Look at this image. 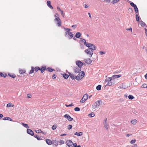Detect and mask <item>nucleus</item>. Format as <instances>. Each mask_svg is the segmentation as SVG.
<instances>
[{
	"label": "nucleus",
	"instance_id": "f257e3e1",
	"mask_svg": "<svg viewBox=\"0 0 147 147\" xmlns=\"http://www.w3.org/2000/svg\"><path fill=\"white\" fill-rule=\"evenodd\" d=\"M112 77H109L105 80V82H107V85H106V86H111L114 84V83L112 82Z\"/></svg>",
	"mask_w": 147,
	"mask_h": 147
},
{
	"label": "nucleus",
	"instance_id": "f03ea898",
	"mask_svg": "<svg viewBox=\"0 0 147 147\" xmlns=\"http://www.w3.org/2000/svg\"><path fill=\"white\" fill-rule=\"evenodd\" d=\"M85 75V73L84 71H82L81 72V74L79 73L76 77V79L78 80H81L83 78L84 76Z\"/></svg>",
	"mask_w": 147,
	"mask_h": 147
},
{
	"label": "nucleus",
	"instance_id": "7ed1b4c3",
	"mask_svg": "<svg viewBox=\"0 0 147 147\" xmlns=\"http://www.w3.org/2000/svg\"><path fill=\"white\" fill-rule=\"evenodd\" d=\"M40 69V67H31V69L29 72V74H31L33 73L34 71L36 72L38 71Z\"/></svg>",
	"mask_w": 147,
	"mask_h": 147
},
{
	"label": "nucleus",
	"instance_id": "20e7f679",
	"mask_svg": "<svg viewBox=\"0 0 147 147\" xmlns=\"http://www.w3.org/2000/svg\"><path fill=\"white\" fill-rule=\"evenodd\" d=\"M85 52L88 56L89 57H91L93 54V52L92 50L90 49H88L85 50Z\"/></svg>",
	"mask_w": 147,
	"mask_h": 147
},
{
	"label": "nucleus",
	"instance_id": "39448f33",
	"mask_svg": "<svg viewBox=\"0 0 147 147\" xmlns=\"http://www.w3.org/2000/svg\"><path fill=\"white\" fill-rule=\"evenodd\" d=\"M86 46L89 48L88 49H90L92 50H95L96 49V47L94 45L90 43H88V44L86 45Z\"/></svg>",
	"mask_w": 147,
	"mask_h": 147
},
{
	"label": "nucleus",
	"instance_id": "423d86ee",
	"mask_svg": "<svg viewBox=\"0 0 147 147\" xmlns=\"http://www.w3.org/2000/svg\"><path fill=\"white\" fill-rule=\"evenodd\" d=\"M88 98V95L87 94H84L80 100V102L82 103H84Z\"/></svg>",
	"mask_w": 147,
	"mask_h": 147
},
{
	"label": "nucleus",
	"instance_id": "0eeeda50",
	"mask_svg": "<svg viewBox=\"0 0 147 147\" xmlns=\"http://www.w3.org/2000/svg\"><path fill=\"white\" fill-rule=\"evenodd\" d=\"M66 30H67L65 32V34L68 35L69 36V38L71 39L73 37V34L71 32H69L70 29L69 28H67L66 29Z\"/></svg>",
	"mask_w": 147,
	"mask_h": 147
},
{
	"label": "nucleus",
	"instance_id": "6e6552de",
	"mask_svg": "<svg viewBox=\"0 0 147 147\" xmlns=\"http://www.w3.org/2000/svg\"><path fill=\"white\" fill-rule=\"evenodd\" d=\"M66 144L69 147H73V143L71 140H67L66 142Z\"/></svg>",
	"mask_w": 147,
	"mask_h": 147
},
{
	"label": "nucleus",
	"instance_id": "1a4fd4ad",
	"mask_svg": "<svg viewBox=\"0 0 147 147\" xmlns=\"http://www.w3.org/2000/svg\"><path fill=\"white\" fill-rule=\"evenodd\" d=\"M55 20L57 22V24L58 26H61V21L59 17L56 18L55 19Z\"/></svg>",
	"mask_w": 147,
	"mask_h": 147
},
{
	"label": "nucleus",
	"instance_id": "9d476101",
	"mask_svg": "<svg viewBox=\"0 0 147 147\" xmlns=\"http://www.w3.org/2000/svg\"><path fill=\"white\" fill-rule=\"evenodd\" d=\"M100 101L98 100L95 102L92 105V107L94 109H95L98 106H99L100 104Z\"/></svg>",
	"mask_w": 147,
	"mask_h": 147
},
{
	"label": "nucleus",
	"instance_id": "9b49d317",
	"mask_svg": "<svg viewBox=\"0 0 147 147\" xmlns=\"http://www.w3.org/2000/svg\"><path fill=\"white\" fill-rule=\"evenodd\" d=\"M74 72L76 73H79L81 70V68L78 66L75 67L74 68Z\"/></svg>",
	"mask_w": 147,
	"mask_h": 147
},
{
	"label": "nucleus",
	"instance_id": "f8f14e48",
	"mask_svg": "<svg viewBox=\"0 0 147 147\" xmlns=\"http://www.w3.org/2000/svg\"><path fill=\"white\" fill-rule=\"evenodd\" d=\"M64 117L69 121H71L73 119L72 118H71L69 115L67 114L65 115Z\"/></svg>",
	"mask_w": 147,
	"mask_h": 147
},
{
	"label": "nucleus",
	"instance_id": "ddd939ff",
	"mask_svg": "<svg viewBox=\"0 0 147 147\" xmlns=\"http://www.w3.org/2000/svg\"><path fill=\"white\" fill-rule=\"evenodd\" d=\"M76 64L78 65V67L81 68L83 65V63L80 61H77L76 62Z\"/></svg>",
	"mask_w": 147,
	"mask_h": 147
},
{
	"label": "nucleus",
	"instance_id": "4468645a",
	"mask_svg": "<svg viewBox=\"0 0 147 147\" xmlns=\"http://www.w3.org/2000/svg\"><path fill=\"white\" fill-rule=\"evenodd\" d=\"M46 69V67L45 66H42L40 68V69L39 70L42 73Z\"/></svg>",
	"mask_w": 147,
	"mask_h": 147
},
{
	"label": "nucleus",
	"instance_id": "2eb2a0df",
	"mask_svg": "<svg viewBox=\"0 0 147 147\" xmlns=\"http://www.w3.org/2000/svg\"><path fill=\"white\" fill-rule=\"evenodd\" d=\"M27 133L32 136H33L34 135V132L32 130L30 129H27Z\"/></svg>",
	"mask_w": 147,
	"mask_h": 147
},
{
	"label": "nucleus",
	"instance_id": "dca6fc26",
	"mask_svg": "<svg viewBox=\"0 0 147 147\" xmlns=\"http://www.w3.org/2000/svg\"><path fill=\"white\" fill-rule=\"evenodd\" d=\"M84 61L86 63L88 64H90L92 62V60L90 59H85Z\"/></svg>",
	"mask_w": 147,
	"mask_h": 147
},
{
	"label": "nucleus",
	"instance_id": "f3484780",
	"mask_svg": "<svg viewBox=\"0 0 147 147\" xmlns=\"http://www.w3.org/2000/svg\"><path fill=\"white\" fill-rule=\"evenodd\" d=\"M51 2L50 1H48L47 2V6L49 7L51 9H53V6L51 5Z\"/></svg>",
	"mask_w": 147,
	"mask_h": 147
},
{
	"label": "nucleus",
	"instance_id": "a211bd4d",
	"mask_svg": "<svg viewBox=\"0 0 147 147\" xmlns=\"http://www.w3.org/2000/svg\"><path fill=\"white\" fill-rule=\"evenodd\" d=\"M69 76L72 79H76V76H74L73 74L70 73H69Z\"/></svg>",
	"mask_w": 147,
	"mask_h": 147
},
{
	"label": "nucleus",
	"instance_id": "6ab92c4d",
	"mask_svg": "<svg viewBox=\"0 0 147 147\" xmlns=\"http://www.w3.org/2000/svg\"><path fill=\"white\" fill-rule=\"evenodd\" d=\"M46 142L49 145H50L52 144V141L50 139H46Z\"/></svg>",
	"mask_w": 147,
	"mask_h": 147
},
{
	"label": "nucleus",
	"instance_id": "aec40b11",
	"mask_svg": "<svg viewBox=\"0 0 147 147\" xmlns=\"http://www.w3.org/2000/svg\"><path fill=\"white\" fill-rule=\"evenodd\" d=\"M121 75H113L112 77V78H113V79H116L117 78H119L121 77Z\"/></svg>",
	"mask_w": 147,
	"mask_h": 147
},
{
	"label": "nucleus",
	"instance_id": "412c9836",
	"mask_svg": "<svg viewBox=\"0 0 147 147\" xmlns=\"http://www.w3.org/2000/svg\"><path fill=\"white\" fill-rule=\"evenodd\" d=\"M83 134V133L82 132H76L74 133V135H77L78 136H82Z\"/></svg>",
	"mask_w": 147,
	"mask_h": 147
},
{
	"label": "nucleus",
	"instance_id": "4be33fe9",
	"mask_svg": "<svg viewBox=\"0 0 147 147\" xmlns=\"http://www.w3.org/2000/svg\"><path fill=\"white\" fill-rule=\"evenodd\" d=\"M46 70L47 71L50 72H53V71H55V70L53 69H52V68H49V67L48 68H46Z\"/></svg>",
	"mask_w": 147,
	"mask_h": 147
},
{
	"label": "nucleus",
	"instance_id": "5701e85b",
	"mask_svg": "<svg viewBox=\"0 0 147 147\" xmlns=\"http://www.w3.org/2000/svg\"><path fill=\"white\" fill-rule=\"evenodd\" d=\"M19 73L20 74H23L26 72V70L23 69H20L19 70Z\"/></svg>",
	"mask_w": 147,
	"mask_h": 147
},
{
	"label": "nucleus",
	"instance_id": "b1692460",
	"mask_svg": "<svg viewBox=\"0 0 147 147\" xmlns=\"http://www.w3.org/2000/svg\"><path fill=\"white\" fill-rule=\"evenodd\" d=\"M8 75L10 77H11L12 78H14L16 77V76L14 74H11L10 73H8Z\"/></svg>",
	"mask_w": 147,
	"mask_h": 147
},
{
	"label": "nucleus",
	"instance_id": "393cba45",
	"mask_svg": "<svg viewBox=\"0 0 147 147\" xmlns=\"http://www.w3.org/2000/svg\"><path fill=\"white\" fill-rule=\"evenodd\" d=\"M7 76L6 74H3L2 73H0V76L3 78H5Z\"/></svg>",
	"mask_w": 147,
	"mask_h": 147
},
{
	"label": "nucleus",
	"instance_id": "a878e982",
	"mask_svg": "<svg viewBox=\"0 0 147 147\" xmlns=\"http://www.w3.org/2000/svg\"><path fill=\"white\" fill-rule=\"evenodd\" d=\"M81 36V34L80 32H77L76 34V37L77 38H79Z\"/></svg>",
	"mask_w": 147,
	"mask_h": 147
},
{
	"label": "nucleus",
	"instance_id": "bb28decb",
	"mask_svg": "<svg viewBox=\"0 0 147 147\" xmlns=\"http://www.w3.org/2000/svg\"><path fill=\"white\" fill-rule=\"evenodd\" d=\"M3 120H9L12 121L11 119L9 117H4L3 119Z\"/></svg>",
	"mask_w": 147,
	"mask_h": 147
},
{
	"label": "nucleus",
	"instance_id": "cd10ccee",
	"mask_svg": "<svg viewBox=\"0 0 147 147\" xmlns=\"http://www.w3.org/2000/svg\"><path fill=\"white\" fill-rule=\"evenodd\" d=\"M95 114L93 112H92L88 115V116L90 117H93L94 116Z\"/></svg>",
	"mask_w": 147,
	"mask_h": 147
},
{
	"label": "nucleus",
	"instance_id": "c85d7f7f",
	"mask_svg": "<svg viewBox=\"0 0 147 147\" xmlns=\"http://www.w3.org/2000/svg\"><path fill=\"white\" fill-rule=\"evenodd\" d=\"M137 122V120L135 119L131 121V123L134 124L135 125L136 124V123Z\"/></svg>",
	"mask_w": 147,
	"mask_h": 147
},
{
	"label": "nucleus",
	"instance_id": "c756f323",
	"mask_svg": "<svg viewBox=\"0 0 147 147\" xmlns=\"http://www.w3.org/2000/svg\"><path fill=\"white\" fill-rule=\"evenodd\" d=\"M63 76L65 79H67L69 77V75L67 74H64L63 75Z\"/></svg>",
	"mask_w": 147,
	"mask_h": 147
},
{
	"label": "nucleus",
	"instance_id": "7c9ffc66",
	"mask_svg": "<svg viewBox=\"0 0 147 147\" xmlns=\"http://www.w3.org/2000/svg\"><path fill=\"white\" fill-rule=\"evenodd\" d=\"M140 24L141 25V26L143 27H144V26H146V25L145 24V23L142 21L140 22Z\"/></svg>",
	"mask_w": 147,
	"mask_h": 147
},
{
	"label": "nucleus",
	"instance_id": "2f4dec72",
	"mask_svg": "<svg viewBox=\"0 0 147 147\" xmlns=\"http://www.w3.org/2000/svg\"><path fill=\"white\" fill-rule=\"evenodd\" d=\"M141 87L143 88H147V84H144L141 86Z\"/></svg>",
	"mask_w": 147,
	"mask_h": 147
},
{
	"label": "nucleus",
	"instance_id": "473e14b6",
	"mask_svg": "<svg viewBox=\"0 0 147 147\" xmlns=\"http://www.w3.org/2000/svg\"><path fill=\"white\" fill-rule=\"evenodd\" d=\"M128 97L129 99L131 100L133 99L134 98V97L131 95H129Z\"/></svg>",
	"mask_w": 147,
	"mask_h": 147
},
{
	"label": "nucleus",
	"instance_id": "72a5a7b5",
	"mask_svg": "<svg viewBox=\"0 0 147 147\" xmlns=\"http://www.w3.org/2000/svg\"><path fill=\"white\" fill-rule=\"evenodd\" d=\"M22 125L25 127L26 128H28L29 127L28 124L23 123H22Z\"/></svg>",
	"mask_w": 147,
	"mask_h": 147
},
{
	"label": "nucleus",
	"instance_id": "f704fd0d",
	"mask_svg": "<svg viewBox=\"0 0 147 147\" xmlns=\"http://www.w3.org/2000/svg\"><path fill=\"white\" fill-rule=\"evenodd\" d=\"M101 85H98L96 87V89L98 90H99L101 89Z\"/></svg>",
	"mask_w": 147,
	"mask_h": 147
},
{
	"label": "nucleus",
	"instance_id": "c9c22d12",
	"mask_svg": "<svg viewBox=\"0 0 147 147\" xmlns=\"http://www.w3.org/2000/svg\"><path fill=\"white\" fill-rule=\"evenodd\" d=\"M134 8L135 12L137 13H138V10L137 6H135Z\"/></svg>",
	"mask_w": 147,
	"mask_h": 147
},
{
	"label": "nucleus",
	"instance_id": "e433bc0d",
	"mask_svg": "<svg viewBox=\"0 0 147 147\" xmlns=\"http://www.w3.org/2000/svg\"><path fill=\"white\" fill-rule=\"evenodd\" d=\"M120 0H113L112 3L113 4L119 1Z\"/></svg>",
	"mask_w": 147,
	"mask_h": 147
},
{
	"label": "nucleus",
	"instance_id": "4c0bfd02",
	"mask_svg": "<svg viewBox=\"0 0 147 147\" xmlns=\"http://www.w3.org/2000/svg\"><path fill=\"white\" fill-rule=\"evenodd\" d=\"M136 21L138 22L139 21V17L137 14L136 15Z\"/></svg>",
	"mask_w": 147,
	"mask_h": 147
},
{
	"label": "nucleus",
	"instance_id": "58836bf2",
	"mask_svg": "<svg viewBox=\"0 0 147 147\" xmlns=\"http://www.w3.org/2000/svg\"><path fill=\"white\" fill-rule=\"evenodd\" d=\"M130 5H131V6H132V7H133L134 8L135 6H136V5H135V4H134L132 2H131V3H130Z\"/></svg>",
	"mask_w": 147,
	"mask_h": 147
},
{
	"label": "nucleus",
	"instance_id": "ea45409f",
	"mask_svg": "<svg viewBox=\"0 0 147 147\" xmlns=\"http://www.w3.org/2000/svg\"><path fill=\"white\" fill-rule=\"evenodd\" d=\"M14 106V105H11V104L8 103L7 104V107H13Z\"/></svg>",
	"mask_w": 147,
	"mask_h": 147
},
{
	"label": "nucleus",
	"instance_id": "a19ab883",
	"mask_svg": "<svg viewBox=\"0 0 147 147\" xmlns=\"http://www.w3.org/2000/svg\"><path fill=\"white\" fill-rule=\"evenodd\" d=\"M74 110L75 111H79L80 110V109L79 107H76L74 109Z\"/></svg>",
	"mask_w": 147,
	"mask_h": 147
},
{
	"label": "nucleus",
	"instance_id": "79ce46f5",
	"mask_svg": "<svg viewBox=\"0 0 147 147\" xmlns=\"http://www.w3.org/2000/svg\"><path fill=\"white\" fill-rule=\"evenodd\" d=\"M34 137L36 138L38 140H40V137L39 136L37 135H36L34 136Z\"/></svg>",
	"mask_w": 147,
	"mask_h": 147
},
{
	"label": "nucleus",
	"instance_id": "37998d69",
	"mask_svg": "<svg viewBox=\"0 0 147 147\" xmlns=\"http://www.w3.org/2000/svg\"><path fill=\"white\" fill-rule=\"evenodd\" d=\"M72 128V125H69L67 126V129H70Z\"/></svg>",
	"mask_w": 147,
	"mask_h": 147
},
{
	"label": "nucleus",
	"instance_id": "c03bdc74",
	"mask_svg": "<svg viewBox=\"0 0 147 147\" xmlns=\"http://www.w3.org/2000/svg\"><path fill=\"white\" fill-rule=\"evenodd\" d=\"M61 13V14L63 18L65 16V14L63 13V10L61 11L60 12Z\"/></svg>",
	"mask_w": 147,
	"mask_h": 147
},
{
	"label": "nucleus",
	"instance_id": "a18cd8bd",
	"mask_svg": "<svg viewBox=\"0 0 147 147\" xmlns=\"http://www.w3.org/2000/svg\"><path fill=\"white\" fill-rule=\"evenodd\" d=\"M136 142V140H132L130 142V143L131 144H132L135 143Z\"/></svg>",
	"mask_w": 147,
	"mask_h": 147
},
{
	"label": "nucleus",
	"instance_id": "49530a36",
	"mask_svg": "<svg viewBox=\"0 0 147 147\" xmlns=\"http://www.w3.org/2000/svg\"><path fill=\"white\" fill-rule=\"evenodd\" d=\"M82 41L84 42V44L86 45H87V44H88V43H87L86 42V41L85 39H83L82 40Z\"/></svg>",
	"mask_w": 147,
	"mask_h": 147
},
{
	"label": "nucleus",
	"instance_id": "de8ad7c7",
	"mask_svg": "<svg viewBox=\"0 0 147 147\" xmlns=\"http://www.w3.org/2000/svg\"><path fill=\"white\" fill-rule=\"evenodd\" d=\"M99 53L101 55L104 54H105V52L103 51H100L99 52Z\"/></svg>",
	"mask_w": 147,
	"mask_h": 147
},
{
	"label": "nucleus",
	"instance_id": "09e8293b",
	"mask_svg": "<svg viewBox=\"0 0 147 147\" xmlns=\"http://www.w3.org/2000/svg\"><path fill=\"white\" fill-rule=\"evenodd\" d=\"M59 142L61 144H63L64 143V142L62 140H60Z\"/></svg>",
	"mask_w": 147,
	"mask_h": 147
},
{
	"label": "nucleus",
	"instance_id": "8fccbe9b",
	"mask_svg": "<svg viewBox=\"0 0 147 147\" xmlns=\"http://www.w3.org/2000/svg\"><path fill=\"white\" fill-rule=\"evenodd\" d=\"M57 128V126L55 125H53L52 127V129L53 130Z\"/></svg>",
	"mask_w": 147,
	"mask_h": 147
},
{
	"label": "nucleus",
	"instance_id": "3c124183",
	"mask_svg": "<svg viewBox=\"0 0 147 147\" xmlns=\"http://www.w3.org/2000/svg\"><path fill=\"white\" fill-rule=\"evenodd\" d=\"M104 125L105 127L107 129H108V125L106 123H104Z\"/></svg>",
	"mask_w": 147,
	"mask_h": 147
},
{
	"label": "nucleus",
	"instance_id": "603ef678",
	"mask_svg": "<svg viewBox=\"0 0 147 147\" xmlns=\"http://www.w3.org/2000/svg\"><path fill=\"white\" fill-rule=\"evenodd\" d=\"M36 132L37 133H40L41 132V131L40 129H38V130H36Z\"/></svg>",
	"mask_w": 147,
	"mask_h": 147
},
{
	"label": "nucleus",
	"instance_id": "864d4df0",
	"mask_svg": "<svg viewBox=\"0 0 147 147\" xmlns=\"http://www.w3.org/2000/svg\"><path fill=\"white\" fill-rule=\"evenodd\" d=\"M27 97L28 98H31V95L30 94H27Z\"/></svg>",
	"mask_w": 147,
	"mask_h": 147
},
{
	"label": "nucleus",
	"instance_id": "5fc2aeb1",
	"mask_svg": "<svg viewBox=\"0 0 147 147\" xmlns=\"http://www.w3.org/2000/svg\"><path fill=\"white\" fill-rule=\"evenodd\" d=\"M57 9L58 10V11H60V12L61 11L63 10H61L59 7H57Z\"/></svg>",
	"mask_w": 147,
	"mask_h": 147
},
{
	"label": "nucleus",
	"instance_id": "6e6d98bb",
	"mask_svg": "<svg viewBox=\"0 0 147 147\" xmlns=\"http://www.w3.org/2000/svg\"><path fill=\"white\" fill-rule=\"evenodd\" d=\"M56 78V76H55V74H53L52 76V78L53 79H55Z\"/></svg>",
	"mask_w": 147,
	"mask_h": 147
},
{
	"label": "nucleus",
	"instance_id": "4d7b16f0",
	"mask_svg": "<svg viewBox=\"0 0 147 147\" xmlns=\"http://www.w3.org/2000/svg\"><path fill=\"white\" fill-rule=\"evenodd\" d=\"M145 30L146 35L147 36V29L145 28Z\"/></svg>",
	"mask_w": 147,
	"mask_h": 147
},
{
	"label": "nucleus",
	"instance_id": "13d9d810",
	"mask_svg": "<svg viewBox=\"0 0 147 147\" xmlns=\"http://www.w3.org/2000/svg\"><path fill=\"white\" fill-rule=\"evenodd\" d=\"M72 106H73V105L72 104H70V105H66V106L67 107Z\"/></svg>",
	"mask_w": 147,
	"mask_h": 147
},
{
	"label": "nucleus",
	"instance_id": "bf43d9fd",
	"mask_svg": "<svg viewBox=\"0 0 147 147\" xmlns=\"http://www.w3.org/2000/svg\"><path fill=\"white\" fill-rule=\"evenodd\" d=\"M126 30H131V32H132V28H131L130 27V28H127V29H126Z\"/></svg>",
	"mask_w": 147,
	"mask_h": 147
},
{
	"label": "nucleus",
	"instance_id": "052dcab7",
	"mask_svg": "<svg viewBox=\"0 0 147 147\" xmlns=\"http://www.w3.org/2000/svg\"><path fill=\"white\" fill-rule=\"evenodd\" d=\"M137 146V145L136 144H134L132 146V147H136Z\"/></svg>",
	"mask_w": 147,
	"mask_h": 147
},
{
	"label": "nucleus",
	"instance_id": "680f3d73",
	"mask_svg": "<svg viewBox=\"0 0 147 147\" xmlns=\"http://www.w3.org/2000/svg\"><path fill=\"white\" fill-rule=\"evenodd\" d=\"M67 135V134H61L60 135V136H66Z\"/></svg>",
	"mask_w": 147,
	"mask_h": 147
},
{
	"label": "nucleus",
	"instance_id": "e2e57ef3",
	"mask_svg": "<svg viewBox=\"0 0 147 147\" xmlns=\"http://www.w3.org/2000/svg\"><path fill=\"white\" fill-rule=\"evenodd\" d=\"M107 121V119L106 118V119H105L104 120V124L105 123H106Z\"/></svg>",
	"mask_w": 147,
	"mask_h": 147
},
{
	"label": "nucleus",
	"instance_id": "0e129e2a",
	"mask_svg": "<svg viewBox=\"0 0 147 147\" xmlns=\"http://www.w3.org/2000/svg\"><path fill=\"white\" fill-rule=\"evenodd\" d=\"M84 7L86 8H88V5H86V4H85V5Z\"/></svg>",
	"mask_w": 147,
	"mask_h": 147
},
{
	"label": "nucleus",
	"instance_id": "69168bd1",
	"mask_svg": "<svg viewBox=\"0 0 147 147\" xmlns=\"http://www.w3.org/2000/svg\"><path fill=\"white\" fill-rule=\"evenodd\" d=\"M88 14L89 16V17L90 18H91V14L90 13H88Z\"/></svg>",
	"mask_w": 147,
	"mask_h": 147
},
{
	"label": "nucleus",
	"instance_id": "338daca9",
	"mask_svg": "<svg viewBox=\"0 0 147 147\" xmlns=\"http://www.w3.org/2000/svg\"><path fill=\"white\" fill-rule=\"evenodd\" d=\"M3 117V115L1 114H0V118H1Z\"/></svg>",
	"mask_w": 147,
	"mask_h": 147
},
{
	"label": "nucleus",
	"instance_id": "774afa93",
	"mask_svg": "<svg viewBox=\"0 0 147 147\" xmlns=\"http://www.w3.org/2000/svg\"><path fill=\"white\" fill-rule=\"evenodd\" d=\"M145 78L146 79H147V73L145 75Z\"/></svg>",
	"mask_w": 147,
	"mask_h": 147
}]
</instances>
